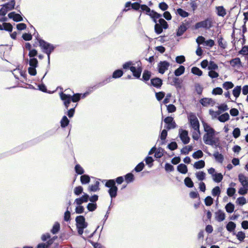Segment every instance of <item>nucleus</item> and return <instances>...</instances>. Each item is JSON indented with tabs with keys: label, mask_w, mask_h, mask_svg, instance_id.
<instances>
[{
	"label": "nucleus",
	"mask_w": 248,
	"mask_h": 248,
	"mask_svg": "<svg viewBox=\"0 0 248 248\" xmlns=\"http://www.w3.org/2000/svg\"><path fill=\"white\" fill-rule=\"evenodd\" d=\"M38 42H39V46L42 48L43 52L46 53L47 56V69L44 76L43 77L42 79V80L45 78L48 71V69L49 68L50 66V56L51 53L53 52L56 48V46H54L53 44H51L42 39H38Z\"/></svg>",
	"instance_id": "1"
},
{
	"label": "nucleus",
	"mask_w": 248,
	"mask_h": 248,
	"mask_svg": "<svg viewBox=\"0 0 248 248\" xmlns=\"http://www.w3.org/2000/svg\"><path fill=\"white\" fill-rule=\"evenodd\" d=\"M48 133H46L42 136H40L39 137H38L36 139H33L31 140H30L29 141H28L26 143L22 144L20 146L17 147V148L16 149V151L17 152V151H20L22 149H25V148L29 147V146H32V145L37 144V143H38L39 142L41 141V140H44L45 138L47 137L48 136Z\"/></svg>",
	"instance_id": "2"
},
{
	"label": "nucleus",
	"mask_w": 248,
	"mask_h": 248,
	"mask_svg": "<svg viewBox=\"0 0 248 248\" xmlns=\"http://www.w3.org/2000/svg\"><path fill=\"white\" fill-rule=\"evenodd\" d=\"M111 78L110 76L106 78L105 79H104L103 81L99 82L96 84L95 85L91 86L88 88V91L84 93L83 97H84L86 95V94H88L92 92H93V91L96 90L97 89L101 87L107 83L110 82L111 81Z\"/></svg>",
	"instance_id": "3"
},
{
	"label": "nucleus",
	"mask_w": 248,
	"mask_h": 248,
	"mask_svg": "<svg viewBox=\"0 0 248 248\" xmlns=\"http://www.w3.org/2000/svg\"><path fill=\"white\" fill-rule=\"evenodd\" d=\"M189 122L190 126L196 131L199 133L200 124L199 120L195 115L191 113L189 117Z\"/></svg>",
	"instance_id": "4"
},
{
	"label": "nucleus",
	"mask_w": 248,
	"mask_h": 248,
	"mask_svg": "<svg viewBox=\"0 0 248 248\" xmlns=\"http://www.w3.org/2000/svg\"><path fill=\"white\" fill-rule=\"evenodd\" d=\"M215 133H205L203 137L204 142L206 144L215 145L217 146V142L214 140Z\"/></svg>",
	"instance_id": "5"
},
{
	"label": "nucleus",
	"mask_w": 248,
	"mask_h": 248,
	"mask_svg": "<svg viewBox=\"0 0 248 248\" xmlns=\"http://www.w3.org/2000/svg\"><path fill=\"white\" fill-rule=\"evenodd\" d=\"M137 67L134 66L132 67L131 71L132 73L133 76L137 79H140L141 74L142 71L141 67V63L140 61L137 62Z\"/></svg>",
	"instance_id": "6"
},
{
	"label": "nucleus",
	"mask_w": 248,
	"mask_h": 248,
	"mask_svg": "<svg viewBox=\"0 0 248 248\" xmlns=\"http://www.w3.org/2000/svg\"><path fill=\"white\" fill-rule=\"evenodd\" d=\"M179 136L184 144H187L189 142L190 139L187 130L180 128L179 130Z\"/></svg>",
	"instance_id": "7"
},
{
	"label": "nucleus",
	"mask_w": 248,
	"mask_h": 248,
	"mask_svg": "<svg viewBox=\"0 0 248 248\" xmlns=\"http://www.w3.org/2000/svg\"><path fill=\"white\" fill-rule=\"evenodd\" d=\"M164 123L167 124L166 128L169 130L176 127L177 125L174 121L173 118L171 116H168L164 119Z\"/></svg>",
	"instance_id": "8"
},
{
	"label": "nucleus",
	"mask_w": 248,
	"mask_h": 248,
	"mask_svg": "<svg viewBox=\"0 0 248 248\" xmlns=\"http://www.w3.org/2000/svg\"><path fill=\"white\" fill-rule=\"evenodd\" d=\"M76 227L86 228L88 226V223L85 221V218L83 216H78L75 219Z\"/></svg>",
	"instance_id": "9"
},
{
	"label": "nucleus",
	"mask_w": 248,
	"mask_h": 248,
	"mask_svg": "<svg viewBox=\"0 0 248 248\" xmlns=\"http://www.w3.org/2000/svg\"><path fill=\"white\" fill-rule=\"evenodd\" d=\"M163 84V80L158 77H154L151 79L150 83H147L149 86H152L156 88L160 89Z\"/></svg>",
	"instance_id": "10"
},
{
	"label": "nucleus",
	"mask_w": 248,
	"mask_h": 248,
	"mask_svg": "<svg viewBox=\"0 0 248 248\" xmlns=\"http://www.w3.org/2000/svg\"><path fill=\"white\" fill-rule=\"evenodd\" d=\"M170 65V63L167 61H160L157 65L158 72L163 74L168 69Z\"/></svg>",
	"instance_id": "11"
},
{
	"label": "nucleus",
	"mask_w": 248,
	"mask_h": 248,
	"mask_svg": "<svg viewBox=\"0 0 248 248\" xmlns=\"http://www.w3.org/2000/svg\"><path fill=\"white\" fill-rule=\"evenodd\" d=\"M211 21L209 19L197 22L195 25V29H198L199 28L209 29L211 27Z\"/></svg>",
	"instance_id": "12"
},
{
	"label": "nucleus",
	"mask_w": 248,
	"mask_h": 248,
	"mask_svg": "<svg viewBox=\"0 0 248 248\" xmlns=\"http://www.w3.org/2000/svg\"><path fill=\"white\" fill-rule=\"evenodd\" d=\"M60 96L61 100L63 102V104L66 109H68L71 102V95L67 94L61 92L60 93Z\"/></svg>",
	"instance_id": "13"
},
{
	"label": "nucleus",
	"mask_w": 248,
	"mask_h": 248,
	"mask_svg": "<svg viewBox=\"0 0 248 248\" xmlns=\"http://www.w3.org/2000/svg\"><path fill=\"white\" fill-rule=\"evenodd\" d=\"M186 25L184 23H182L180 26L178 27V29L176 31V36L178 37H180L182 36L184 32H185L186 30L188 29L189 23L188 22H186Z\"/></svg>",
	"instance_id": "14"
},
{
	"label": "nucleus",
	"mask_w": 248,
	"mask_h": 248,
	"mask_svg": "<svg viewBox=\"0 0 248 248\" xmlns=\"http://www.w3.org/2000/svg\"><path fill=\"white\" fill-rule=\"evenodd\" d=\"M200 103L202 106L207 107L208 106H213L216 102L212 98L204 97L200 100Z\"/></svg>",
	"instance_id": "15"
},
{
	"label": "nucleus",
	"mask_w": 248,
	"mask_h": 248,
	"mask_svg": "<svg viewBox=\"0 0 248 248\" xmlns=\"http://www.w3.org/2000/svg\"><path fill=\"white\" fill-rule=\"evenodd\" d=\"M8 16L9 18L12 19L14 21L16 22L23 20L22 16L19 14L16 13L15 12H12L9 13Z\"/></svg>",
	"instance_id": "16"
},
{
	"label": "nucleus",
	"mask_w": 248,
	"mask_h": 248,
	"mask_svg": "<svg viewBox=\"0 0 248 248\" xmlns=\"http://www.w3.org/2000/svg\"><path fill=\"white\" fill-rule=\"evenodd\" d=\"M89 195L87 193L84 194L80 197L77 198L75 201V203L77 205H81L84 202H87L89 201Z\"/></svg>",
	"instance_id": "17"
},
{
	"label": "nucleus",
	"mask_w": 248,
	"mask_h": 248,
	"mask_svg": "<svg viewBox=\"0 0 248 248\" xmlns=\"http://www.w3.org/2000/svg\"><path fill=\"white\" fill-rule=\"evenodd\" d=\"M151 76L152 73L151 71L148 70H144L142 73V78L140 79L147 84V83H149L148 81L151 78Z\"/></svg>",
	"instance_id": "18"
},
{
	"label": "nucleus",
	"mask_w": 248,
	"mask_h": 248,
	"mask_svg": "<svg viewBox=\"0 0 248 248\" xmlns=\"http://www.w3.org/2000/svg\"><path fill=\"white\" fill-rule=\"evenodd\" d=\"M238 179L243 187L248 189V177H246L242 174H240L238 175Z\"/></svg>",
	"instance_id": "19"
},
{
	"label": "nucleus",
	"mask_w": 248,
	"mask_h": 248,
	"mask_svg": "<svg viewBox=\"0 0 248 248\" xmlns=\"http://www.w3.org/2000/svg\"><path fill=\"white\" fill-rule=\"evenodd\" d=\"M118 190L117 186H114L110 189H108V192L111 198V203L112 202V199L115 198L117 196Z\"/></svg>",
	"instance_id": "20"
},
{
	"label": "nucleus",
	"mask_w": 248,
	"mask_h": 248,
	"mask_svg": "<svg viewBox=\"0 0 248 248\" xmlns=\"http://www.w3.org/2000/svg\"><path fill=\"white\" fill-rule=\"evenodd\" d=\"M155 153L154 156L155 158H160L162 156L164 155L165 154H167V152L164 150V149L160 147H158Z\"/></svg>",
	"instance_id": "21"
},
{
	"label": "nucleus",
	"mask_w": 248,
	"mask_h": 248,
	"mask_svg": "<svg viewBox=\"0 0 248 248\" xmlns=\"http://www.w3.org/2000/svg\"><path fill=\"white\" fill-rule=\"evenodd\" d=\"M106 182L105 186L106 187L111 188L114 186H117L115 184V179L103 180L102 182Z\"/></svg>",
	"instance_id": "22"
},
{
	"label": "nucleus",
	"mask_w": 248,
	"mask_h": 248,
	"mask_svg": "<svg viewBox=\"0 0 248 248\" xmlns=\"http://www.w3.org/2000/svg\"><path fill=\"white\" fill-rule=\"evenodd\" d=\"M177 170L182 174H186L187 172L188 169L186 165L181 163L177 166Z\"/></svg>",
	"instance_id": "23"
},
{
	"label": "nucleus",
	"mask_w": 248,
	"mask_h": 248,
	"mask_svg": "<svg viewBox=\"0 0 248 248\" xmlns=\"http://www.w3.org/2000/svg\"><path fill=\"white\" fill-rule=\"evenodd\" d=\"M124 74V72L122 69H119L115 70L113 74L112 77H110L112 78H121Z\"/></svg>",
	"instance_id": "24"
},
{
	"label": "nucleus",
	"mask_w": 248,
	"mask_h": 248,
	"mask_svg": "<svg viewBox=\"0 0 248 248\" xmlns=\"http://www.w3.org/2000/svg\"><path fill=\"white\" fill-rule=\"evenodd\" d=\"M185 71V67L183 65H180L179 67L175 70L174 72V75L176 77H179L183 74Z\"/></svg>",
	"instance_id": "25"
},
{
	"label": "nucleus",
	"mask_w": 248,
	"mask_h": 248,
	"mask_svg": "<svg viewBox=\"0 0 248 248\" xmlns=\"http://www.w3.org/2000/svg\"><path fill=\"white\" fill-rule=\"evenodd\" d=\"M100 183L99 181H96L94 185L89 186L88 187V190L91 192H96L99 190Z\"/></svg>",
	"instance_id": "26"
},
{
	"label": "nucleus",
	"mask_w": 248,
	"mask_h": 248,
	"mask_svg": "<svg viewBox=\"0 0 248 248\" xmlns=\"http://www.w3.org/2000/svg\"><path fill=\"white\" fill-rule=\"evenodd\" d=\"M124 179L125 182L127 184H129L133 182L134 181L135 177L134 174L132 173L129 172L124 175Z\"/></svg>",
	"instance_id": "27"
},
{
	"label": "nucleus",
	"mask_w": 248,
	"mask_h": 248,
	"mask_svg": "<svg viewBox=\"0 0 248 248\" xmlns=\"http://www.w3.org/2000/svg\"><path fill=\"white\" fill-rule=\"evenodd\" d=\"M80 181L82 185H86L90 183V177L88 174H83L80 176Z\"/></svg>",
	"instance_id": "28"
},
{
	"label": "nucleus",
	"mask_w": 248,
	"mask_h": 248,
	"mask_svg": "<svg viewBox=\"0 0 248 248\" xmlns=\"http://www.w3.org/2000/svg\"><path fill=\"white\" fill-rule=\"evenodd\" d=\"M60 230V224L58 222H56L53 225L52 228L51 229L50 232L53 234H56L58 233Z\"/></svg>",
	"instance_id": "29"
},
{
	"label": "nucleus",
	"mask_w": 248,
	"mask_h": 248,
	"mask_svg": "<svg viewBox=\"0 0 248 248\" xmlns=\"http://www.w3.org/2000/svg\"><path fill=\"white\" fill-rule=\"evenodd\" d=\"M205 166V162L203 160H200L195 162L193 167L196 169H201Z\"/></svg>",
	"instance_id": "30"
},
{
	"label": "nucleus",
	"mask_w": 248,
	"mask_h": 248,
	"mask_svg": "<svg viewBox=\"0 0 248 248\" xmlns=\"http://www.w3.org/2000/svg\"><path fill=\"white\" fill-rule=\"evenodd\" d=\"M70 122L69 120L67 118V117L64 115L62 117V119L61 120V126L62 128H65L68 126Z\"/></svg>",
	"instance_id": "31"
},
{
	"label": "nucleus",
	"mask_w": 248,
	"mask_h": 248,
	"mask_svg": "<svg viewBox=\"0 0 248 248\" xmlns=\"http://www.w3.org/2000/svg\"><path fill=\"white\" fill-rule=\"evenodd\" d=\"M176 14L182 17H186L189 16V14L181 8L177 9Z\"/></svg>",
	"instance_id": "32"
},
{
	"label": "nucleus",
	"mask_w": 248,
	"mask_h": 248,
	"mask_svg": "<svg viewBox=\"0 0 248 248\" xmlns=\"http://www.w3.org/2000/svg\"><path fill=\"white\" fill-rule=\"evenodd\" d=\"M140 11L145 13L146 15L150 16L152 10L147 5L145 4H142L140 7Z\"/></svg>",
	"instance_id": "33"
},
{
	"label": "nucleus",
	"mask_w": 248,
	"mask_h": 248,
	"mask_svg": "<svg viewBox=\"0 0 248 248\" xmlns=\"http://www.w3.org/2000/svg\"><path fill=\"white\" fill-rule=\"evenodd\" d=\"M135 64L132 61H128L123 64V68L125 70L129 69L131 71V68L134 67L135 66H133Z\"/></svg>",
	"instance_id": "34"
},
{
	"label": "nucleus",
	"mask_w": 248,
	"mask_h": 248,
	"mask_svg": "<svg viewBox=\"0 0 248 248\" xmlns=\"http://www.w3.org/2000/svg\"><path fill=\"white\" fill-rule=\"evenodd\" d=\"M208 172L212 175L214 181L217 183V172H216L215 169L213 168H211L208 170Z\"/></svg>",
	"instance_id": "35"
},
{
	"label": "nucleus",
	"mask_w": 248,
	"mask_h": 248,
	"mask_svg": "<svg viewBox=\"0 0 248 248\" xmlns=\"http://www.w3.org/2000/svg\"><path fill=\"white\" fill-rule=\"evenodd\" d=\"M203 156V153L201 150H198L194 152L192 154V157L196 159L202 158Z\"/></svg>",
	"instance_id": "36"
},
{
	"label": "nucleus",
	"mask_w": 248,
	"mask_h": 248,
	"mask_svg": "<svg viewBox=\"0 0 248 248\" xmlns=\"http://www.w3.org/2000/svg\"><path fill=\"white\" fill-rule=\"evenodd\" d=\"M184 183L189 188H192L194 186V183L191 179L189 177H187L185 179Z\"/></svg>",
	"instance_id": "37"
},
{
	"label": "nucleus",
	"mask_w": 248,
	"mask_h": 248,
	"mask_svg": "<svg viewBox=\"0 0 248 248\" xmlns=\"http://www.w3.org/2000/svg\"><path fill=\"white\" fill-rule=\"evenodd\" d=\"M203 125L204 127V130L206 132V133H215V131L208 124L203 122Z\"/></svg>",
	"instance_id": "38"
},
{
	"label": "nucleus",
	"mask_w": 248,
	"mask_h": 248,
	"mask_svg": "<svg viewBox=\"0 0 248 248\" xmlns=\"http://www.w3.org/2000/svg\"><path fill=\"white\" fill-rule=\"evenodd\" d=\"M75 172L78 175H82L84 173L83 168L78 164H76L75 167Z\"/></svg>",
	"instance_id": "39"
},
{
	"label": "nucleus",
	"mask_w": 248,
	"mask_h": 248,
	"mask_svg": "<svg viewBox=\"0 0 248 248\" xmlns=\"http://www.w3.org/2000/svg\"><path fill=\"white\" fill-rule=\"evenodd\" d=\"M191 73L194 75L201 76L202 75V71L198 67L194 66L191 68Z\"/></svg>",
	"instance_id": "40"
},
{
	"label": "nucleus",
	"mask_w": 248,
	"mask_h": 248,
	"mask_svg": "<svg viewBox=\"0 0 248 248\" xmlns=\"http://www.w3.org/2000/svg\"><path fill=\"white\" fill-rule=\"evenodd\" d=\"M206 174L203 171H200L196 173V176L198 180L202 181L205 179Z\"/></svg>",
	"instance_id": "41"
},
{
	"label": "nucleus",
	"mask_w": 248,
	"mask_h": 248,
	"mask_svg": "<svg viewBox=\"0 0 248 248\" xmlns=\"http://www.w3.org/2000/svg\"><path fill=\"white\" fill-rule=\"evenodd\" d=\"M230 116L228 113H225L218 117V120L221 122H225L229 119Z\"/></svg>",
	"instance_id": "42"
},
{
	"label": "nucleus",
	"mask_w": 248,
	"mask_h": 248,
	"mask_svg": "<svg viewBox=\"0 0 248 248\" xmlns=\"http://www.w3.org/2000/svg\"><path fill=\"white\" fill-rule=\"evenodd\" d=\"M30 67H37L38 62L36 58H30L29 62Z\"/></svg>",
	"instance_id": "43"
},
{
	"label": "nucleus",
	"mask_w": 248,
	"mask_h": 248,
	"mask_svg": "<svg viewBox=\"0 0 248 248\" xmlns=\"http://www.w3.org/2000/svg\"><path fill=\"white\" fill-rule=\"evenodd\" d=\"M97 207L96 203L90 202L87 204V208L89 212L95 211Z\"/></svg>",
	"instance_id": "44"
},
{
	"label": "nucleus",
	"mask_w": 248,
	"mask_h": 248,
	"mask_svg": "<svg viewBox=\"0 0 248 248\" xmlns=\"http://www.w3.org/2000/svg\"><path fill=\"white\" fill-rule=\"evenodd\" d=\"M241 87L240 86H237L232 90V94L236 97L237 98L241 93Z\"/></svg>",
	"instance_id": "45"
},
{
	"label": "nucleus",
	"mask_w": 248,
	"mask_h": 248,
	"mask_svg": "<svg viewBox=\"0 0 248 248\" xmlns=\"http://www.w3.org/2000/svg\"><path fill=\"white\" fill-rule=\"evenodd\" d=\"M218 45L222 48L225 49L227 46L226 42L222 38L218 37Z\"/></svg>",
	"instance_id": "46"
},
{
	"label": "nucleus",
	"mask_w": 248,
	"mask_h": 248,
	"mask_svg": "<svg viewBox=\"0 0 248 248\" xmlns=\"http://www.w3.org/2000/svg\"><path fill=\"white\" fill-rule=\"evenodd\" d=\"M193 149L192 146H185L181 150V153L184 155H187Z\"/></svg>",
	"instance_id": "47"
},
{
	"label": "nucleus",
	"mask_w": 248,
	"mask_h": 248,
	"mask_svg": "<svg viewBox=\"0 0 248 248\" xmlns=\"http://www.w3.org/2000/svg\"><path fill=\"white\" fill-rule=\"evenodd\" d=\"M81 98V94L77 93L74 94L73 95H71V102H78L79 101Z\"/></svg>",
	"instance_id": "48"
},
{
	"label": "nucleus",
	"mask_w": 248,
	"mask_h": 248,
	"mask_svg": "<svg viewBox=\"0 0 248 248\" xmlns=\"http://www.w3.org/2000/svg\"><path fill=\"white\" fill-rule=\"evenodd\" d=\"M145 166L144 163L142 161L139 163L134 168V170L137 172H140Z\"/></svg>",
	"instance_id": "49"
},
{
	"label": "nucleus",
	"mask_w": 248,
	"mask_h": 248,
	"mask_svg": "<svg viewBox=\"0 0 248 248\" xmlns=\"http://www.w3.org/2000/svg\"><path fill=\"white\" fill-rule=\"evenodd\" d=\"M146 164L149 166V167L151 168L153 165V162L154 160L153 157L150 156H147L144 159Z\"/></svg>",
	"instance_id": "50"
},
{
	"label": "nucleus",
	"mask_w": 248,
	"mask_h": 248,
	"mask_svg": "<svg viewBox=\"0 0 248 248\" xmlns=\"http://www.w3.org/2000/svg\"><path fill=\"white\" fill-rule=\"evenodd\" d=\"M158 22L159 25L162 27L164 29H167L169 28L168 23L163 18H160L158 20Z\"/></svg>",
	"instance_id": "51"
},
{
	"label": "nucleus",
	"mask_w": 248,
	"mask_h": 248,
	"mask_svg": "<svg viewBox=\"0 0 248 248\" xmlns=\"http://www.w3.org/2000/svg\"><path fill=\"white\" fill-rule=\"evenodd\" d=\"M235 227H236L235 224L232 221H230L227 224V225L226 226V228L228 231L231 232L234 230V229L235 228Z\"/></svg>",
	"instance_id": "52"
},
{
	"label": "nucleus",
	"mask_w": 248,
	"mask_h": 248,
	"mask_svg": "<svg viewBox=\"0 0 248 248\" xmlns=\"http://www.w3.org/2000/svg\"><path fill=\"white\" fill-rule=\"evenodd\" d=\"M233 86V84L231 81H226L223 84V88L226 90L232 88Z\"/></svg>",
	"instance_id": "53"
},
{
	"label": "nucleus",
	"mask_w": 248,
	"mask_h": 248,
	"mask_svg": "<svg viewBox=\"0 0 248 248\" xmlns=\"http://www.w3.org/2000/svg\"><path fill=\"white\" fill-rule=\"evenodd\" d=\"M213 199L210 196H207L204 199L205 204L207 206H211L213 203Z\"/></svg>",
	"instance_id": "54"
},
{
	"label": "nucleus",
	"mask_w": 248,
	"mask_h": 248,
	"mask_svg": "<svg viewBox=\"0 0 248 248\" xmlns=\"http://www.w3.org/2000/svg\"><path fill=\"white\" fill-rule=\"evenodd\" d=\"M234 205L231 202H229L228 204H227V205L225 206L226 211L229 213H232L234 210Z\"/></svg>",
	"instance_id": "55"
},
{
	"label": "nucleus",
	"mask_w": 248,
	"mask_h": 248,
	"mask_svg": "<svg viewBox=\"0 0 248 248\" xmlns=\"http://www.w3.org/2000/svg\"><path fill=\"white\" fill-rule=\"evenodd\" d=\"M226 15V11L223 6H218V16H224Z\"/></svg>",
	"instance_id": "56"
},
{
	"label": "nucleus",
	"mask_w": 248,
	"mask_h": 248,
	"mask_svg": "<svg viewBox=\"0 0 248 248\" xmlns=\"http://www.w3.org/2000/svg\"><path fill=\"white\" fill-rule=\"evenodd\" d=\"M155 94L156 99L160 101L165 97V93L163 91H161L158 93L156 92Z\"/></svg>",
	"instance_id": "57"
},
{
	"label": "nucleus",
	"mask_w": 248,
	"mask_h": 248,
	"mask_svg": "<svg viewBox=\"0 0 248 248\" xmlns=\"http://www.w3.org/2000/svg\"><path fill=\"white\" fill-rule=\"evenodd\" d=\"M167 148L171 151H173L178 148V145L175 141H172L170 143L168 144Z\"/></svg>",
	"instance_id": "58"
},
{
	"label": "nucleus",
	"mask_w": 248,
	"mask_h": 248,
	"mask_svg": "<svg viewBox=\"0 0 248 248\" xmlns=\"http://www.w3.org/2000/svg\"><path fill=\"white\" fill-rule=\"evenodd\" d=\"M208 69L209 71L215 70L217 69V64H216L213 61H210L208 63Z\"/></svg>",
	"instance_id": "59"
},
{
	"label": "nucleus",
	"mask_w": 248,
	"mask_h": 248,
	"mask_svg": "<svg viewBox=\"0 0 248 248\" xmlns=\"http://www.w3.org/2000/svg\"><path fill=\"white\" fill-rule=\"evenodd\" d=\"M38 90L44 92V93H51V92L50 91H48V90H47V88H46V86L43 84V83H42L41 84H39L38 85Z\"/></svg>",
	"instance_id": "60"
},
{
	"label": "nucleus",
	"mask_w": 248,
	"mask_h": 248,
	"mask_svg": "<svg viewBox=\"0 0 248 248\" xmlns=\"http://www.w3.org/2000/svg\"><path fill=\"white\" fill-rule=\"evenodd\" d=\"M241 63L240 59L239 58H236L232 60L230 62V64L232 66H236L240 65Z\"/></svg>",
	"instance_id": "61"
},
{
	"label": "nucleus",
	"mask_w": 248,
	"mask_h": 248,
	"mask_svg": "<svg viewBox=\"0 0 248 248\" xmlns=\"http://www.w3.org/2000/svg\"><path fill=\"white\" fill-rule=\"evenodd\" d=\"M162 27L160 26L158 23H156L155 25V31L157 34H160L163 32Z\"/></svg>",
	"instance_id": "62"
},
{
	"label": "nucleus",
	"mask_w": 248,
	"mask_h": 248,
	"mask_svg": "<svg viewBox=\"0 0 248 248\" xmlns=\"http://www.w3.org/2000/svg\"><path fill=\"white\" fill-rule=\"evenodd\" d=\"M167 109L169 113H173L176 111V108L173 104H169L167 106Z\"/></svg>",
	"instance_id": "63"
},
{
	"label": "nucleus",
	"mask_w": 248,
	"mask_h": 248,
	"mask_svg": "<svg viewBox=\"0 0 248 248\" xmlns=\"http://www.w3.org/2000/svg\"><path fill=\"white\" fill-rule=\"evenodd\" d=\"M158 7L163 11H166L168 9V5L165 2H161L158 5Z\"/></svg>",
	"instance_id": "64"
}]
</instances>
